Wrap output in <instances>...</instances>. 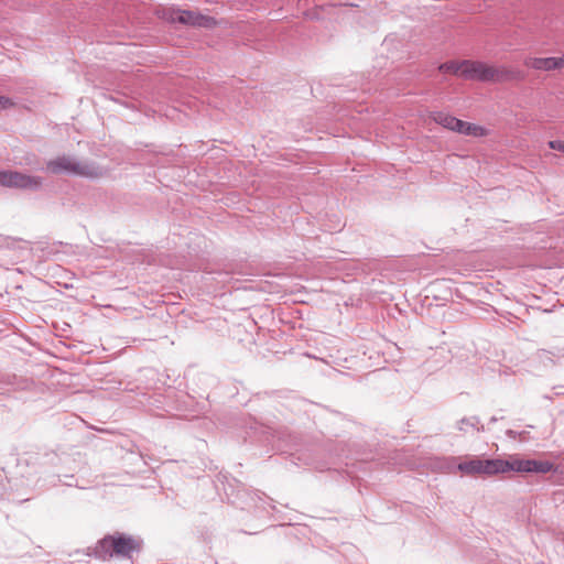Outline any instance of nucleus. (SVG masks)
<instances>
[{
	"instance_id": "obj_9",
	"label": "nucleus",
	"mask_w": 564,
	"mask_h": 564,
	"mask_svg": "<svg viewBox=\"0 0 564 564\" xmlns=\"http://www.w3.org/2000/svg\"><path fill=\"white\" fill-rule=\"evenodd\" d=\"M457 133L464 134V135H470L475 138H481L487 137L490 134V130L484 126L463 121L459 119L458 126H457Z\"/></svg>"
},
{
	"instance_id": "obj_13",
	"label": "nucleus",
	"mask_w": 564,
	"mask_h": 564,
	"mask_svg": "<svg viewBox=\"0 0 564 564\" xmlns=\"http://www.w3.org/2000/svg\"><path fill=\"white\" fill-rule=\"evenodd\" d=\"M547 144H549L550 149L564 153V141L553 140V141H550Z\"/></svg>"
},
{
	"instance_id": "obj_10",
	"label": "nucleus",
	"mask_w": 564,
	"mask_h": 564,
	"mask_svg": "<svg viewBox=\"0 0 564 564\" xmlns=\"http://www.w3.org/2000/svg\"><path fill=\"white\" fill-rule=\"evenodd\" d=\"M438 70L443 74H452L464 78L465 59L445 62L438 66Z\"/></svg>"
},
{
	"instance_id": "obj_6",
	"label": "nucleus",
	"mask_w": 564,
	"mask_h": 564,
	"mask_svg": "<svg viewBox=\"0 0 564 564\" xmlns=\"http://www.w3.org/2000/svg\"><path fill=\"white\" fill-rule=\"evenodd\" d=\"M507 463V473L512 470L520 474H547L555 469L554 464L549 460L523 459L518 456H510Z\"/></svg>"
},
{
	"instance_id": "obj_8",
	"label": "nucleus",
	"mask_w": 564,
	"mask_h": 564,
	"mask_svg": "<svg viewBox=\"0 0 564 564\" xmlns=\"http://www.w3.org/2000/svg\"><path fill=\"white\" fill-rule=\"evenodd\" d=\"M524 65L535 70H555L564 67V54L561 57H529Z\"/></svg>"
},
{
	"instance_id": "obj_5",
	"label": "nucleus",
	"mask_w": 564,
	"mask_h": 564,
	"mask_svg": "<svg viewBox=\"0 0 564 564\" xmlns=\"http://www.w3.org/2000/svg\"><path fill=\"white\" fill-rule=\"evenodd\" d=\"M47 169L53 173L67 172L86 177H98L101 174L97 167L90 164L75 162L67 156L50 161Z\"/></svg>"
},
{
	"instance_id": "obj_11",
	"label": "nucleus",
	"mask_w": 564,
	"mask_h": 564,
	"mask_svg": "<svg viewBox=\"0 0 564 564\" xmlns=\"http://www.w3.org/2000/svg\"><path fill=\"white\" fill-rule=\"evenodd\" d=\"M434 120L442 127L456 132L459 119L447 113H436Z\"/></svg>"
},
{
	"instance_id": "obj_7",
	"label": "nucleus",
	"mask_w": 564,
	"mask_h": 564,
	"mask_svg": "<svg viewBox=\"0 0 564 564\" xmlns=\"http://www.w3.org/2000/svg\"><path fill=\"white\" fill-rule=\"evenodd\" d=\"M0 185L12 188L32 189L41 185V180L17 171L0 170Z\"/></svg>"
},
{
	"instance_id": "obj_1",
	"label": "nucleus",
	"mask_w": 564,
	"mask_h": 564,
	"mask_svg": "<svg viewBox=\"0 0 564 564\" xmlns=\"http://www.w3.org/2000/svg\"><path fill=\"white\" fill-rule=\"evenodd\" d=\"M465 79L503 83L513 78V72L506 66H497L482 61L465 59Z\"/></svg>"
},
{
	"instance_id": "obj_4",
	"label": "nucleus",
	"mask_w": 564,
	"mask_h": 564,
	"mask_svg": "<svg viewBox=\"0 0 564 564\" xmlns=\"http://www.w3.org/2000/svg\"><path fill=\"white\" fill-rule=\"evenodd\" d=\"M161 18L171 23L178 22L184 25L196 28L213 29L217 25L215 18L191 10H181L174 8L164 9L161 12Z\"/></svg>"
},
{
	"instance_id": "obj_2",
	"label": "nucleus",
	"mask_w": 564,
	"mask_h": 564,
	"mask_svg": "<svg viewBox=\"0 0 564 564\" xmlns=\"http://www.w3.org/2000/svg\"><path fill=\"white\" fill-rule=\"evenodd\" d=\"M141 542L129 535L116 533L105 536L98 543L99 553L102 557L120 555L130 556L131 553L139 551Z\"/></svg>"
},
{
	"instance_id": "obj_12",
	"label": "nucleus",
	"mask_w": 564,
	"mask_h": 564,
	"mask_svg": "<svg viewBox=\"0 0 564 564\" xmlns=\"http://www.w3.org/2000/svg\"><path fill=\"white\" fill-rule=\"evenodd\" d=\"M13 106H14V102L10 98L0 96V110L9 109V108H12Z\"/></svg>"
},
{
	"instance_id": "obj_3",
	"label": "nucleus",
	"mask_w": 564,
	"mask_h": 564,
	"mask_svg": "<svg viewBox=\"0 0 564 564\" xmlns=\"http://www.w3.org/2000/svg\"><path fill=\"white\" fill-rule=\"evenodd\" d=\"M507 459H480L469 458L458 464L457 468L462 475L467 476H494L507 473Z\"/></svg>"
}]
</instances>
